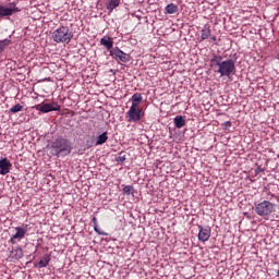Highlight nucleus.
I'll list each match as a JSON object with an SVG mask.
<instances>
[{
	"mask_svg": "<svg viewBox=\"0 0 279 279\" xmlns=\"http://www.w3.org/2000/svg\"><path fill=\"white\" fill-rule=\"evenodd\" d=\"M108 141V132L101 133L96 141V145H104Z\"/></svg>",
	"mask_w": 279,
	"mask_h": 279,
	"instance_id": "20",
	"label": "nucleus"
},
{
	"mask_svg": "<svg viewBox=\"0 0 279 279\" xmlns=\"http://www.w3.org/2000/svg\"><path fill=\"white\" fill-rule=\"evenodd\" d=\"M16 12H21V9L16 7L14 2L9 3V7L0 5V17L12 16V14H16Z\"/></svg>",
	"mask_w": 279,
	"mask_h": 279,
	"instance_id": "7",
	"label": "nucleus"
},
{
	"mask_svg": "<svg viewBox=\"0 0 279 279\" xmlns=\"http://www.w3.org/2000/svg\"><path fill=\"white\" fill-rule=\"evenodd\" d=\"M10 39L0 40V53H3L7 47H10Z\"/></svg>",
	"mask_w": 279,
	"mask_h": 279,
	"instance_id": "21",
	"label": "nucleus"
},
{
	"mask_svg": "<svg viewBox=\"0 0 279 279\" xmlns=\"http://www.w3.org/2000/svg\"><path fill=\"white\" fill-rule=\"evenodd\" d=\"M210 34H213V31H210V26H205L201 31V39L202 40H208V38H210Z\"/></svg>",
	"mask_w": 279,
	"mask_h": 279,
	"instance_id": "17",
	"label": "nucleus"
},
{
	"mask_svg": "<svg viewBox=\"0 0 279 279\" xmlns=\"http://www.w3.org/2000/svg\"><path fill=\"white\" fill-rule=\"evenodd\" d=\"M119 5H121V0H110L107 4V10L112 12L116 8H119Z\"/></svg>",
	"mask_w": 279,
	"mask_h": 279,
	"instance_id": "19",
	"label": "nucleus"
},
{
	"mask_svg": "<svg viewBox=\"0 0 279 279\" xmlns=\"http://www.w3.org/2000/svg\"><path fill=\"white\" fill-rule=\"evenodd\" d=\"M143 117V110L141 107L131 106L130 110L126 112V119L129 123H136L141 121Z\"/></svg>",
	"mask_w": 279,
	"mask_h": 279,
	"instance_id": "5",
	"label": "nucleus"
},
{
	"mask_svg": "<svg viewBox=\"0 0 279 279\" xmlns=\"http://www.w3.org/2000/svg\"><path fill=\"white\" fill-rule=\"evenodd\" d=\"M52 40L58 44L62 43L69 45L71 40H73V32L66 26H60L53 31Z\"/></svg>",
	"mask_w": 279,
	"mask_h": 279,
	"instance_id": "3",
	"label": "nucleus"
},
{
	"mask_svg": "<svg viewBox=\"0 0 279 279\" xmlns=\"http://www.w3.org/2000/svg\"><path fill=\"white\" fill-rule=\"evenodd\" d=\"M123 193H124V195H132V193H134V186H132V185L124 186Z\"/></svg>",
	"mask_w": 279,
	"mask_h": 279,
	"instance_id": "23",
	"label": "nucleus"
},
{
	"mask_svg": "<svg viewBox=\"0 0 279 279\" xmlns=\"http://www.w3.org/2000/svg\"><path fill=\"white\" fill-rule=\"evenodd\" d=\"M22 111H23V105L21 104H17L10 109L11 114H16V112H22Z\"/></svg>",
	"mask_w": 279,
	"mask_h": 279,
	"instance_id": "22",
	"label": "nucleus"
},
{
	"mask_svg": "<svg viewBox=\"0 0 279 279\" xmlns=\"http://www.w3.org/2000/svg\"><path fill=\"white\" fill-rule=\"evenodd\" d=\"M9 258H11V260H21V258H23V248H21V246L12 248Z\"/></svg>",
	"mask_w": 279,
	"mask_h": 279,
	"instance_id": "12",
	"label": "nucleus"
},
{
	"mask_svg": "<svg viewBox=\"0 0 279 279\" xmlns=\"http://www.w3.org/2000/svg\"><path fill=\"white\" fill-rule=\"evenodd\" d=\"M92 221H93V223H94V230H95V232H97V233L99 234V229H97V226H98L97 217H94Z\"/></svg>",
	"mask_w": 279,
	"mask_h": 279,
	"instance_id": "24",
	"label": "nucleus"
},
{
	"mask_svg": "<svg viewBox=\"0 0 279 279\" xmlns=\"http://www.w3.org/2000/svg\"><path fill=\"white\" fill-rule=\"evenodd\" d=\"M210 39H211L214 43H217V36H211Z\"/></svg>",
	"mask_w": 279,
	"mask_h": 279,
	"instance_id": "26",
	"label": "nucleus"
},
{
	"mask_svg": "<svg viewBox=\"0 0 279 279\" xmlns=\"http://www.w3.org/2000/svg\"><path fill=\"white\" fill-rule=\"evenodd\" d=\"M186 125V120H184V117L177 116L174 118V126L178 128V130H181V128H184Z\"/></svg>",
	"mask_w": 279,
	"mask_h": 279,
	"instance_id": "16",
	"label": "nucleus"
},
{
	"mask_svg": "<svg viewBox=\"0 0 279 279\" xmlns=\"http://www.w3.org/2000/svg\"><path fill=\"white\" fill-rule=\"evenodd\" d=\"M178 10L179 8L175 3H170L165 8L166 14H177Z\"/></svg>",
	"mask_w": 279,
	"mask_h": 279,
	"instance_id": "18",
	"label": "nucleus"
},
{
	"mask_svg": "<svg viewBox=\"0 0 279 279\" xmlns=\"http://www.w3.org/2000/svg\"><path fill=\"white\" fill-rule=\"evenodd\" d=\"M226 125H227V128H230L232 125V123L230 121H227Z\"/></svg>",
	"mask_w": 279,
	"mask_h": 279,
	"instance_id": "27",
	"label": "nucleus"
},
{
	"mask_svg": "<svg viewBox=\"0 0 279 279\" xmlns=\"http://www.w3.org/2000/svg\"><path fill=\"white\" fill-rule=\"evenodd\" d=\"M209 66L215 73H218L220 77H230L236 73V65L234 60L227 59L223 61V57L214 54L209 60Z\"/></svg>",
	"mask_w": 279,
	"mask_h": 279,
	"instance_id": "1",
	"label": "nucleus"
},
{
	"mask_svg": "<svg viewBox=\"0 0 279 279\" xmlns=\"http://www.w3.org/2000/svg\"><path fill=\"white\" fill-rule=\"evenodd\" d=\"M198 241H202V243H206L208 239H210V228H204L202 226H198Z\"/></svg>",
	"mask_w": 279,
	"mask_h": 279,
	"instance_id": "11",
	"label": "nucleus"
},
{
	"mask_svg": "<svg viewBox=\"0 0 279 279\" xmlns=\"http://www.w3.org/2000/svg\"><path fill=\"white\" fill-rule=\"evenodd\" d=\"M118 161L119 162H125V156H119Z\"/></svg>",
	"mask_w": 279,
	"mask_h": 279,
	"instance_id": "25",
	"label": "nucleus"
},
{
	"mask_svg": "<svg viewBox=\"0 0 279 279\" xmlns=\"http://www.w3.org/2000/svg\"><path fill=\"white\" fill-rule=\"evenodd\" d=\"M110 56H112V58H116V60L123 62L124 64H128V62H130L131 60L130 54L121 50L119 47L113 48L110 51Z\"/></svg>",
	"mask_w": 279,
	"mask_h": 279,
	"instance_id": "8",
	"label": "nucleus"
},
{
	"mask_svg": "<svg viewBox=\"0 0 279 279\" xmlns=\"http://www.w3.org/2000/svg\"><path fill=\"white\" fill-rule=\"evenodd\" d=\"M49 263H51V255L46 254L43 259H40L37 264H35V267L37 269H43L45 267H47V265H49Z\"/></svg>",
	"mask_w": 279,
	"mask_h": 279,
	"instance_id": "13",
	"label": "nucleus"
},
{
	"mask_svg": "<svg viewBox=\"0 0 279 279\" xmlns=\"http://www.w3.org/2000/svg\"><path fill=\"white\" fill-rule=\"evenodd\" d=\"M132 106L135 108H140L141 104H143V94L136 93L131 97Z\"/></svg>",
	"mask_w": 279,
	"mask_h": 279,
	"instance_id": "15",
	"label": "nucleus"
},
{
	"mask_svg": "<svg viewBox=\"0 0 279 279\" xmlns=\"http://www.w3.org/2000/svg\"><path fill=\"white\" fill-rule=\"evenodd\" d=\"M25 234H27V228L16 227L15 234L11 236L10 243L14 245L16 241H21L22 239H25Z\"/></svg>",
	"mask_w": 279,
	"mask_h": 279,
	"instance_id": "9",
	"label": "nucleus"
},
{
	"mask_svg": "<svg viewBox=\"0 0 279 279\" xmlns=\"http://www.w3.org/2000/svg\"><path fill=\"white\" fill-rule=\"evenodd\" d=\"M10 169H12V162H10L8 158H2L0 160V175H8Z\"/></svg>",
	"mask_w": 279,
	"mask_h": 279,
	"instance_id": "10",
	"label": "nucleus"
},
{
	"mask_svg": "<svg viewBox=\"0 0 279 279\" xmlns=\"http://www.w3.org/2000/svg\"><path fill=\"white\" fill-rule=\"evenodd\" d=\"M100 45L106 47V49L110 50L112 47H114V41L111 37L105 36L100 39Z\"/></svg>",
	"mask_w": 279,
	"mask_h": 279,
	"instance_id": "14",
	"label": "nucleus"
},
{
	"mask_svg": "<svg viewBox=\"0 0 279 279\" xmlns=\"http://www.w3.org/2000/svg\"><path fill=\"white\" fill-rule=\"evenodd\" d=\"M35 110L43 112L44 114H47V112H56L60 110V105L58 102L52 101L49 104H44V105H36Z\"/></svg>",
	"mask_w": 279,
	"mask_h": 279,
	"instance_id": "6",
	"label": "nucleus"
},
{
	"mask_svg": "<svg viewBox=\"0 0 279 279\" xmlns=\"http://www.w3.org/2000/svg\"><path fill=\"white\" fill-rule=\"evenodd\" d=\"M275 208L276 204L269 201H264L255 206V213L256 215H259V217H267L268 215H271V213H274Z\"/></svg>",
	"mask_w": 279,
	"mask_h": 279,
	"instance_id": "4",
	"label": "nucleus"
},
{
	"mask_svg": "<svg viewBox=\"0 0 279 279\" xmlns=\"http://www.w3.org/2000/svg\"><path fill=\"white\" fill-rule=\"evenodd\" d=\"M52 151V156H69L73 147L71 146V142L64 137H59L54 140L50 146Z\"/></svg>",
	"mask_w": 279,
	"mask_h": 279,
	"instance_id": "2",
	"label": "nucleus"
}]
</instances>
